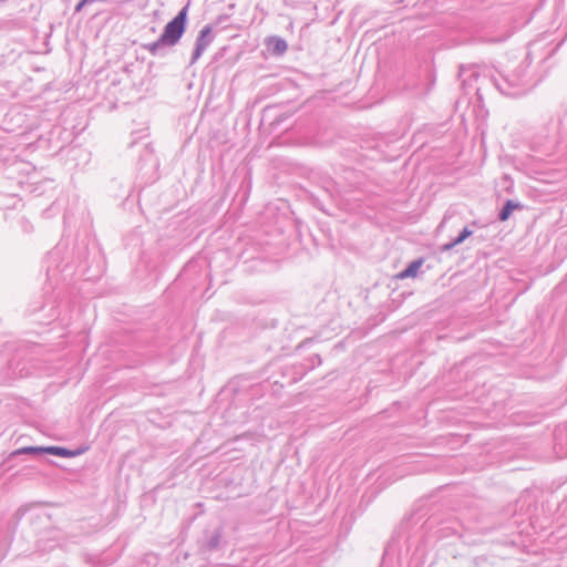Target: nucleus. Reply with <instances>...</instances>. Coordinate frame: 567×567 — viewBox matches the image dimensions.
<instances>
[{
	"instance_id": "1",
	"label": "nucleus",
	"mask_w": 567,
	"mask_h": 567,
	"mask_svg": "<svg viewBox=\"0 0 567 567\" xmlns=\"http://www.w3.org/2000/svg\"><path fill=\"white\" fill-rule=\"evenodd\" d=\"M458 78L463 87L475 90L480 100L486 84H492L501 94L511 97L524 95L535 85L527 60L507 72L494 69L481 74L475 66H461Z\"/></svg>"
},
{
	"instance_id": "2",
	"label": "nucleus",
	"mask_w": 567,
	"mask_h": 567,
	"mask_svg": "<svg viewBox=\"0 0 567 567\" xmlns=\"http://www.w3.org/2000/svg\"><path fill=\"white\" fill-rule=\"evenodd\" d=\"M188 6L182 8V10L173 18L163 30L161 37L152 42L143 44V49L150 52L153 56H164L166 47L176 45L186 30Z\"/></svg>"
},
{
	"instance_id": "3",
	"label": "nucleus",
	"mask_w": 567,
	"mask_h": 567,
	"mask_svg": "<svg viewBox=\"0 0 567 567\" xmlns=\"http://www.w3.org/2000/svg\"><path fill=\"white\" fill-rule=\"evenodd\" d=\"M559 143V122L550 118L548 125L532 140V148L544 155H551Z\"/></svg>"
},
{
	"instance_id": "4",
	"label": "nucleus",
	"mask_w": 567,
	"mask_h": 567,
	"mask_svg": "<svg viewBox=\"0 0 567 567\" xmlns=\"http://www.w3.org/2000/svg\"><path fill=\"white\" fill-rule=\"evenodd\" d=\"M214 34L210 25H205L198 33L195 42V49L190 58V64H194L213 42Z\"/></svg>"
},
{
	"instance_id": "5",
	"label": "nucleus",
	"mask_w": 567,
	"mask_h": 567,
	"mask_svg": "<svg viewBox=\"0 0 567 567\" xmlns=\"http://www.w3.org/2000/svg\"><path fill=\"white\" fill-rule=\"evenodd\" d=\"M84 450L78 449V450H70L62 446H45V454L55 455L60 457H75L83 453Z\"/></svg>"
},
{
	"instance_id": "6",
	"label": "nucleus",
	"mask_w": 567,
	"mask_h": 567,
	"mask_svg": "<svg viewBox=\"0 0 567 567\" xmlns=\"http://www.w3.org/2000/svg\"><path fill=\"white\" fill-rule=\"evenodd\" d=\"M522 208H523V205L519 202H514L512 199H507L498 213V219L501 221H506L511 217V214L515 209H522Z\"/></svg>"
},
{
	"instance_id": "7",
	"label": "nucleus",
	"mask_w": 567,
	"mask_h": 567,
	"mask_svg": "<svg viewBox=\"0 0 567 567\" xmlns=\"http://www.w3.org/2000/svg\"><path fill=\"white\" fill-rule=\"evenodd\" d=\"M44 451H45V446H25V447H21V449H17V450L12 451L9 454V460L16 458L20 455H42V454H45Z\"/></svg>"
},
{
	"instance_id": "8",
	"label": "nucleus",
	"mask_w": 567,
	"mask_h": 567,
	"mask_svg": "<svg viewBox=\"0 0 567 567\" xmlns=\"http://www.w3.org/2000/svg\"><path fill=\"white\" fill-rule=\"evenodd\" d=\"M423 264V259H416L414 261H412L401 274H400V278H410V277H415L419 269L421 268Z\"/></svg>"
},
{
	"instance_id": "9",
	"label": "nucleus",
	"mask_w": 567,
	"mask_h": 567,
	"mask_svg": "<svg viewBox=\"0 0 567 567\" xmlns=\"http://www.w3.org/2000/svg\"><path fill=\"white\" fill-rule=\"evenodd\" d=\"M220 539H221V533L220 532H216L207 542V545H206V548L208 550H215L218 548L219 546V543H220Z\"/></svg>"
},
{
	"instance_id": "10",
	"label": "nucleus",
	"mask_w": 567,
	"mask_h": 567,
	"mask_svg": "<svg viewBox=\"0 0 567 567\" xmlns=\"http://www.w3.org/2000/svg\"><path fill=\"white\" fill-rule=\"evenodd\" d=\"M287 48H288L287 42L284 39L277 38L275 40L274 51L276 53L282 54L284 52H286Z\"/></svg>"
},
{
	"instance_id": "11",
	"label": "nucleus",
	"mask_w": 567,
	"mask_h": 567,
	"mask_svg": "<svg viewBox=\"0 0 567 567\" xmlns=\"http://www.w3.org/2000/svg\"><path fill=\"white\" fill-rule=\"evenodd\" d=\"M473 234V231L471 229H468L467 227H465L460 234L458 236L454 239V244H462L466 238H468L471 235Z\"/></svg>"
},
{
	"instance_id": "12",
	"label": "nucleus",
	"mask_w": 567,
	"mask_h": 567,
	"mask_svg": "<svg viewBox=\"0 0 567 567\" xmlns=\"http://www.w3.org/2000/svg\"><path fill=\"white\" fill-rule=\"evenodd\" d=\"M87 3H92V0H81L76 6H75V12H80L83 7Z\"/></svg>"
},
{
	"instance_id": "13",
	"label": "nucleus",
	"mask_w": 567,
	"mask_h": 567,
	"mask_svg": "<svg viewBox=\"0 0 567 567\" xmlns=\"http://www.w3.org/2000/svg\"><path fill=\"white\" fill-rule=\"evenodd\" d=\"M458 244H454V239L445 245H443V250L444 251H447V250H451L452 248H454L455 246H457Z\"/></svg>"
}]
</instances>
